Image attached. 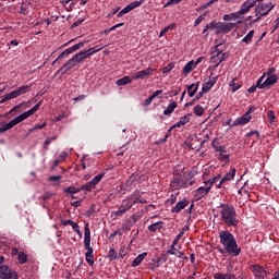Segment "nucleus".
<instances>
[{
	"instance_id": "393cba45",
	"label": "nucleus",
	"mask_w": 279,
	"mask_h": 279,
	"mask_svg": "<svg viewBox=\"0 0 279 279\" xmlns=\"http://www.w3.org/2000/svg\"><path fill=\"white\" fill-rule=\"evenodd\" d=\"M214 279H236V276L234 274H226V272H216L214 275Z\"/></svg>"
},
{
	"instance_id": "ddd939ff",
	"label": "nucleus",
	"mask_w": 279,
	"mask_h": 279,
	"mask_svg": "<svg viewBox=\"0 0 279 279\" xmlns=\"http://www.w3.org/2000/svg\"><path fill=\"white\" fill-rule=\"evenodd\" d=\"M241 23H243V21H241V20H239L235 23H218V29H220V32H222V34H228V33L232 32V29H234L235 27L241 25Z\"/></svg>"
},
{
	"instance_id": "49530a36",
	"label": "nucleus",
	"mask_w": 279,
	"mask_h": 279,
	"mask_svg": "<svg viewBox=\"0 0 279 279\" xmlns=\"http://www.w3.org/2000/svg\"><path fill=\"white\" fill-rule=\"evenodd\" d=\"M219 178H221V175L215 177L210 180H208L207 182H205V186H209V190L213 189V184H215V182H217V180H219Z\"/></svg>"
},
{
	"instance_id": "69168bd1",
	"label": "nucleus",
	"mask_w": 279,
	"mask_h": 279,
	"mask_svg": "<svg viewBox=\"0 0 279 279\" xmlns=\"http://www.w3.org/2000/svg\"><path fill=\"white\" fill-rule=\"evenodd\" d=\"M126 252H125V247H121L120 250H119V256H120V258H125V256H126Z\"/></svg>"
},
{
	"instance_id": "6e6552de",
	"label": "nucleus",
	"mask_w": 279,
	"mask_h": 279,
	"mask_svg": "<svg viewBox=\"0 0 279 279\" xmlns=\"http://www.w3.org/2000/svg\"><path fill=\"white\" fill-rule=\"evenodd\" d=\"M277 83H278V75L266 76V80H265V75H262L257 81V86L260 89L271 88V86H274Z\"/></svg>"
},
{
	"instance_id": "79ce46f5",
	"label": "nucleus",
	"mask_w": 279,
	"mask_h": 279,
	"mask_svg": "<svg viewBox=\"0 0 279 279\" xmlns=\"http://www.w3.org/2000/svg\"><path fill=\"white\" fill-rule=\"evenodd\" d=\"M194 114H196V117H203L204 116V107H202L201 105L195 106Z\"/></svg>"
},
{
	"instance_id": "aec40b11",
	"label": "nucleus",
	"mask_w": 279,
	"mask_h": 279,
	"mask_svg": "<svg viewBox=\"0 0 279 279\" xmlns=\"http://www.w3.org/2000/svg\"><path fill=\"white\" fill-rule=\"evenodd\" d=\"M218 76H211L207 82L203 83L202 90L203 93H208L214 85L217 84Z\"/></svg>"
},
{
	"instance_id": "c756f323",
	"label": "nucleus",
	"mask_w": 279,
	"mask_h": 279,
	"mask_svg": "<svg viewBox=\"0 0 279 279\" xmlns=\"http://www.w3.org/2000/svg\"><path fill=\"white\" fill-rule=\"evenodd\" d=\"M61 3L62 5H64L68 12H71V10H73V8L75 7V3H77V0H62Z\"/></svg>"
},
{
	"instance_id": "37998d69",
	"label": "nucleus",
	"mask_w": 279,
	"mask_h": 279,
	"mask_svg": "<svg viewBox=\"0 0 279 279\" xmlns=\"http://www.w3.org/2000/svg\"><path fill=\"white\" fill-rule=\"evenodd\" d=\"M241 19H243V14L241 13V11L231 13L232 21H241Z\"/></svg>"
},
{
	"instance_id": "09e8293b",
	"label": "nucleus",
	"mask_w": 279,
	"mask_h": 279,
	"mask_svg": "<svg viewBox=\"0 0 279 279\" xmlns=\"http://www.w3.org/2000/svg\"><path fill=\"white\" fill-rule=\"evenodd\" d=\"M108 258L109 260H117V251L114 248L109 250Z\"/></svg>"
},
{
	"instance_id": "6ab92c4d",
	"label": "nucleus",
	"mask_w": 279,
	"mask_h": 279,
	"mask_svg": "<svg viewBox=\"0 0 279 279\" xmlns=\"http://www.w3.org/2000/svg\"><path fill=\"white\" fill-rule=\"evenodd\" d=\"M154 69L147 68L145 70L138 71L135 74H133L132 80H145V77H149L151 73H154Z\"/></svg>"
},
{
	"instance_id": "412c9836",
	"label": "nucleus",
	"mask_w": 279,
	"mask_h": 279,
	"mask_svg": "<svg viewBox=\"0 0 279 279\" xmlns=\"http://www.w3.org/2000/svg\"><path fill=\"white\" fill-rule=\"evenodd\" d=\"M62 226H71V228L76 232L78 236L82 238V231L80 230V225L73 220H62Z\"/></svg>"
},
{
	"instance_id": "680f3d73",
	"label": "nucleus",
	"mask_w": 279,
	"mask_h": 279,
	"mask_svg": "<svg viewBox=\"0 0 279 279\" xmlns=\"http://www.w3.org/2000/svg\"><path fill=\"white\" fill-rule=\"evenodd\" d=\"M178 201V194H172L170 196V198L168 199L169 204H175V202Z\"/></svg>"
},
{
	"instance_id": "7c9ffc66",
	"label": "nucleus",
	"mask_w": 279,
	"mask_h": 279,
	"mask_svg": "<svg viewBox=\"0 0 279 279\" xmlns=\"http://www.w3.org/2000/svg\"><path fill=\"white\" fill-rule=\"evenodd\" d=\"M145 256H147V253H142L135 257V259L132 262V267H138L145 260Z\"/></svg>"
},
{
	"instance_id": "c03bdc74",
	"label": "nucleus",
	"mask_w": 279,
	"mask_h": 279,
	"mask_svg": "<svg viewBox=\"0 0 279 279\" xmlns=\"http://www.w3.org/2000/svg\"><path fill=\"white\" fill-rule=\"evenodd\" d=\"M269 124L274 125L276 123V113L274 111H268Z\"/></svg>"
},
{
	"instance_id": "6e6d98bb",
	"label": "nucleus",
	"mask_w": 279,
	"mask_h": 279,
	"mask_svg": "<svg viewBox=\"0 0 279 279\" xmlns=\"http://www.w3.org/2000/svg\"><path fill=\"white\" fill-rule=\"evenodd\" d=\"M182 236H184V231H181L174 239L172 245H178V243H180V240L182 239Z\"/></svg>"
},
{
	"instance_id": "20e7f679",
	"label": "nucleus",
	"mask_w": 279,
	"mask_h": 279,
	"mask_svg": "<svg viewBox=\"0 0 279 279\" xmlns=\"http://www.w3.org/2000/svg\"><path fill=\"white\" fill-rule=\"evenodd\" d=\"M84 60H86V52H78L74 54L57 71V74L61 73V76L66 75L71 69H75V65L84 62Z\"/></svg>"
},
{
	"instance_id": "39448f33",
	"label": "nucleus",
	"mask_w": 279,
	"mask_h": 279,
	"mask_svg": "<svg viewBox=\"0 0 279 279\" xmlns=\"http://www.w3.org/2000/svg\"><path fill=\"white\" fill-rule=\"evenodd\" d=\"M84 247L87 250L85 254L88 265H95V255L93 254V246H90V228L88 223H85L84 228Z\"/></svg>"
},
{
	"instance_id": "1a4fd4ad",
	"label": "nucleus",
	"mask_w": 279,
	"mask_h": 279,
	"mask_svg": "<svg viewBox=\"0 0 279 279\" xmlns=\"http://www.w3.org/2000/svg\"><path fill=\"white\" fill-rule=\"evenodd\" d=\"M213 56L210 57V64H216L215 68L219 66L228 58V54L219 50V46H216L211 51Z\"/></svg>"
},
{
	"instance_id": "7ed1b4c3",
	"label": "nucleus",
	"mask_w": 279,
	"mask_h": 279,
	"mask_svg": "<svg viewBox=\"0 0 279 279\" xmlns=\"http://www.w3.org/2000/svg\"><path fill=\"white\" fill-rule=\"evenodd\" d=\"M220 217L228 228H236L239 219L236 218V210L232 205H220Z\"/></svg>"
},
{
	"instance_id": "bb28decb",
	"label": "nucleus",
	"mask_w": 279,
	"mask_h": 279,
	"mask_svg": "<svg viewBox=\"0 0 279 279\" xmlns=\"http://www.w3.org/2000/svg\"><path fill=\"white\" fill-rule=\"evenodd\" d=\"M101 49H104V47L96 46L89 50L81 51L80 53H85V58H90V56H94V53H97V51H101Z\"/></svg>"
},
{
	"instance_id": "5701e85b",
	"label": "nucleus",
	"mask_w": 279,
	"mask_h": 279,
	"mask_svg": "<svg viewBox=\"0 0 279 279\" xmlns=\"http://www.w3.org/2000/svg\"><path fill=\"white\" fill-rule=\"evenodd\" d=\"M191 113L185 114L184 117L180 118L179 122H177L172 128H182V125H186L191 121Z\"/></svg>"
},
{
	"instance_id": "dca6fc26",
	"label": "nucleus",
	"mask_w": 279,
	"mask_h": 279,
	"mask_svg": "<svg viewBox=\"0 0 279 279\" xmlns=\"http://www.w3.org/2000/svg\"><path fill=\"white\" fill-rule=\"evenodd\" d=\"M210 193V186H207L206 184L198 187L195 192H194V199L195 202H199V199H202L205 195H208Z\"/></svg>"
},
{
	"instance_id": "4c0bfd02",
	"label": "nucleus",
	"mask_w": 279,
	"mask_h": 279,
	"mask_svg": "<svg viewBox=\"0 0 279 279\" xmlns=\"http://www.w3.org/2000/svg\"><path fill=\"white\" fill-rule=\"evenodd\" d=\"M82 189L75 187V186H69L63 190L64 193H68L69 195H75V193H80Z\"/></svg>"
},
{
	"instance_id": "a19ab883",
	"label": "nucleus",
	"mask_w": 279,
	"mask_h": 279,
	"mask_svg": "<svg viewBox=\"0 0 279 279\" xmlns=\"http://www.w3.org/2000/svg\"><path fill=\"white\" fill-rule=\"evenodd\" d=\"M17 260L21 265H25V263H27V254H25L23 252H19L17 253Z\"/></svg>"
},
{
	"instance_id": "b1692460",
	"label": "nucleus",
	"mask_w": 279,
	"mask_h": 279,
	"mask_svg": "<svg viewBox=\"0 0 279 279\" xmlns=\"http://www.w3.org/2000/svg\"><path fill=\"white\" fill-rule=\"evenodd\" d=\"M254 34H256V32H254V29L250 31L241 40V43H243L244 45H252L253 40H254Z\"/></svg>"
},
{
	"instance_id": "9d476101",
	"label": "nucleus",
	"mask_w": 279,
	"mask_h": 279,
	"mask_svg": "<svg viewBox=\"0 0 279 279\" xmlns=\"http://www.w3.org/2000/svg\"><path fill=\"white\" fill-rule=\"evenodd\" d=\"M254 110H256L255 107H251L244 116L238 118L234 122H233V128H236V125H246V123H248L250 121H252V112H254Z\"/></svg>"
},
{
	"instance_id": "774afa93",
	"label": "nucleus",
	"mask_w": 279,
	"mask_h": 279,
	"mask_svg": "<svg viewBox=\"0 0 279 279\" xmlns=\"http://www.w3.org/2000/svg\"><path fill=\"white\" fill-rule=\"evenodd\" d=\"M204 16H205V15H199V16L195 20V22H194V27H197V25H199V23H202V21L204 20Z\"/></svg>"
},
{
	"instance_id": "4d7b16f0",
	"label": "nucleus",
	"mask_w": 279,
	"mask_h": 279,
	"mask_svg": "<svg viewBox=\"0 0 279 279\" xmlns=\"http://www.w3.org/2000/svg\"><path fill=\"white\" fill-rule=\"evenodd\" d=\"M215 27L219 28V23L210 22L209 24L206 25V29H215Z\"/></svg>"
},
{
	"instance_id": "cd10ccee",
	"label": "nucleus",
	"mask_w": 279,
	"mask_h": 279,
	"mask_svg": "<svg viewBox=\"0 0 279 279\" xmlns=\"http://www.w3.org/2000/svg\"><path fill=\"white\" fill-rule=\"evenodd\" d=\"M71 53H74V50L72 47L65 49L64 51H62L58 58L52 62V64H56L58 62V60H62V58H66V56H71Z\"/></svg>"
},
{
	"instance_id": "338daca9",
	"label": "nucleus",
	"mask_w": 279,
	"mask_h": 279,
	"mask_svg": "<svg viewBox=\"0 0 279 279\" xmlns=\"http://www.w3.org/2000/svg\"><path fill=\"white\" fill-rule=\"evenodd\" d=\"M82 47H84V43H78V44L72 46V50L75 52L78 49H82Z\"/></svg>"
},
{
	"instance_id": "2eb2a0df",
	"label": "nucleus",
	"mask_w": 279,
	"mask_h": 279,
	"mask_svg": "<svg viewBox=\"0 0 279 279\" xmlns=\"http://www.w3.org/2000/svg\"><path fill=\"white\" fill-rule=\"evenodd\" d=\"M143 3H144V1L140 0V1H135V2L128 4L124 9H122L118 13V17L121 19V16H123L124 14H129V12H132V10H136V8L143 5Z\"/></svg>"
},
{
	"instance_id": "5fc2aeb1",
	"label": "nucleus",
	"mask_w": 279,
	"mask_h": 279,
	"mask_svg": "<svg viewBox=\"0 0 279 279\" xmlns=\"http://www.w3.org/2000/svg\"><path fill=\"white\" fill-rule=\"evenodd\" d=\"M217 1L219 0H209L207 3L203 4L199 10H206V8H210V5H213V3H217Z\"/></svg>"
},
{
	"instance_id": "e2e57ef3",
	"label": "nucleus",
	"mask_w": 279,
	"mask_h": 279,
	"mask_svg": "<svg viewBox=\"0 0 279 279\" xmlns=\"http://www.w3.org/2000/svg\"><path fill=\"white\" fill-rule=\"evenodd\" d=\"M60 180H62V175H51V177H49L50 182H58Z\"/></svg>"
},
{
	"instance_id": "4be33fe9",
	"label": "nucleus",
	"mask_w": 279,
	"mask_h": 279,
	"mask_svg": "<svg viewBox=\"0 0 279 279\" xmlns=\"http://www.w3.org/2000/svg\"><path fill=\"white\" fill-rule=\"evenodd\" d=\"M211 146L215 149V151H217L218 154H226L227 151L226 147L219 144V138H214Z\"/></svg>"
},
{
	"instance_id": "3c124183",
	"label": "nucleus",
	"mask_w": 279,
	"mask_h": 279,
	"mask_svg": "<svg viewBox=\"0 0 279 279\" xmlns=\"http://www.w3.org/2000/svg\"><path fill=\"white\" fill-rule=\"evenodd\" d=\"M175 68V64L174 63H170V64H168L167 66H165L163 69H162V73L165 74V73H170V71H173V69Z\"/></svg>"
},
{
	"instance_id": "f8f14e48",
	"label": "nucleus",
	"mask_w": 279,
	"mask_h": 279,
	"mask_svg": "<svg viewBox=\"0 0 279 279\" xmlns=\"http://www.w3.org/2000/svg\"><path fill=\"white\" fill-rule=\"evenodd\" d=\"M251 271L254 275L255 279H265V278H267V271L260 265H251Z\"/></svg>"
},
{
	"instance_id": "c85d7f7f",
	"label": "nucleus",
	"mask_w": 279,
	"mask_h": 279,
	"mask_svg": "<svg viewBox=\"0 0 279 279\" xmlns=\"http://www.w3.org/2000/svg\"><path fill=\"white\" fill-rule=\"evenodd\" d=\"M189 205V202L186 201H180L177 203V205L172 208V213H180V210H184L186 206Z\"/></svg>"
},
{
	"instance_id": "58836bf2",
	"label": "nucleus",
	"mask_w": 279,
	"mask_h": 279,
	"mask_svg": "<svg viewBox=\"0 0 279 279\" xmlns=\"http://www.w3.org/2000/svg\"><path fill=\"white\" fill-rule=\"evenodd\" d=\"M106 175V173H100V174H98V175H96V177H94L89 182H90V184L92 185H97L98 183H100L101 182V180H104V177Z\"/></svg>"
},
{
	"instance_id": "2f4dec72",
	"label": "nucleus",
	"mask_w": 279,
	"mask_h": 279,
	"mask_svg": "<svg viewBox=\"0 0 279 279\" xmlns=\"http://www.w3.org/2000/svg\"><path fill=\"white\" fill-rule=\"evenodd\" d=\"M175 108H178V104L175 101H172L168 105V107L166 108V110H163V114L166 117H169V114H172L173 110H175Z\"/></svg>"
},
{
	"instance_id": "f03ea898",
	"label": "nucleus",
	"mask_w": 279,
	"mask_h": 279,
	"mask_svg": "<svg viewBox=\"0 0 279 279\" xmlns=\"http://www.w3.org/2000/svg\"><path fill=\"white\" fill-rule=\"evenodd\" d=\"M43 105V101H39L37 105H35L32 109L28 111H25L21 113L19 117L11 120L9 123L4 124L0 128V134H3V132H8V130H12L15 125H19V123H23L26 119H29L33 114H36L38 110H40V106Z\"/></svg>"
},
{
	"instance_id": "864d4df0",
	"label": "nucleus",
	"mask_w": 279,
	"mask_h": 279,
	"mask_svg": "<svg viewBox=\"0 0 279 279\" xmlns=\"http://www.w3.org/2000/svg\"><path fill=\"white\" fill-rule=\"evenodd\" d=\"M23 106H27V102H22L20 105L14 106L9 112H16V110H21V108H23Z\"/></svg>"
},
{
	"instance_id": "8fccbe9b",
	"label": "nucleus",
	"mask_w": 279,
	"mask_h": 279,
	"mask_svg": "<svg viewBox=\"0 0 279 279\" xmlns=\"http://www.w3.org/2000/svg\"><path fill=\"white\" fill-rule=\"evenodd\" d=\"M264 77L270 76V75H278L276 74V68H269L266 72L263 73Z\"/></svg>"
},
{
	"instance_id": "e433bc0d",
	"label": "nucleus",
	"mask_w": 279,
	"mask_h": 279,
	"mask_svg": "<svg viewBox=\"0 0 279 279\" xmlns=\"http://www.w3.org/2000/svg\"><path fill=\"white\" fill-rule=\"evenodd\" d=\"M126 84H132V78H130V76H124L117 81L118 86H125Z\"/></svg>"
},
{
	"instance_id": "0eeeda50",
	"label": "nucleus",
	"mask_w": 279,
	"mask_h": 279,
	"mask_svg": "<svg viewBox=\"0 0 279 279\" xmlns=\"http://www.w3.org/2000/svg\"><path fill=\"white\" fill-rule=\"evenodd\" d=\"M257 1L258 4L255 5V16H267L275 8L271 2Z\"/></svg>"
},
{
	"instance_id": "603ef678",
	"label": "nucleus",
	"mask_w": 279,
	"mask_h": 279,
	"mask_svg": "<svg viewBox=\"0 0 279 279\" xmlns=\"http://www.w3.org/2000/svg\"><path fill=\"white\" fill-rule=\"evenodd\" d=\"M125 213H126L125 209L120 208L119 210L112 211L111 215L113 217H121L122 215H125Z\"/></svg>"
},
{
	"instance_id": "a878e982",
	"label": "nucleus",
	"mask_w": 279,
	"mask_h": 279,
	"mask_svg": "<svg viewBox=\"0 0 279 279\" xmlns=\"http://www.w3.org/2000/svg\"><path fill=\"white\" fill-rule=\"evenodd\" d=\"M199 89V82L193 83L187 86L189 97H195V93Z\"/></svg>"
},
{
	"instance_id": "473e14b6",
	"label": "nucleus",
	"mask_w": 279,
	"mask_h": 279,
	"mask_svg": "<svg viewBox=\"0 0 279 279\" xmlns=\"http://www.w3.org/2000/svg\"><path fill=\"white\" fill-rule=\"evenodd\" d=\"M132 206H133L132 197H129V198L122 201L120 208L124 209L128 213V210H130V208H132Z\"/></svg>"
},
{
	"instance_id": "a18cd8bd",
	"label": "nucleus",
	"mask_w": 279,
	"mask_h": 279,
	"mask_svg": "<svg viewBox=\"0 0 279 279\" xmlns=\"http://www.w3.org/2000/svg\"><path fill=\"white\" fill-rule=\"evenodd\" d=\"M230 86L233 93H236L241 88V84L236 83L234 78L231 81Z\"/></svg>"
},
{
	"instance_id": "f3484780",
	"label": "nucleus",
	"mask_w": 279,
	"mask_h": 279,
	"mask_svg": "<svg viewBox=\"0 0 279 279\" xmlns=\"http://www.w3.org/2000/svg\"><path fill=\"white\" fill-rule=\"evenodd\" d=\"M170 186L175 191H178V189L186 187V184L182 182V173H174V178L172 179Z\"/></svg>"
},
{
	"instance_id": "bf43d9fd",
	"label": "nucleus",
	"mask_w": 279,
	"mask_h": 279,
	"mask_svg": "<svg viewBox=\"0 0 279 279\" xmlns=\"http://www.w3.org/2000/svg\"><path fill=\"white\" fill-rule=\"evenodd\" d=\"M92 189H95V186L90 184V181L82 186L83 191H90Z\"/></svg>"
},
{
	"instance_id": "f257e3e1",
	"label": "nucleus",
	"mask_w": 279,
	"mask_h": 279,
	"mask_svg": "<svg viewBox=\"0 0 279 279\" xmlns=\"http://www.w3.org/2000/svg\"><path fill=\"white\" fill-rule=\"evenodd\" d=\"M219 239L227 254H231L232 256H239L241 254V247H239L234 234L230 233V231H220Z\"/></svg>"
},
{
	"instance_id": "f704fd0d",
	"label": "nucleus",
	"mask_w": 279,
	"mask_h": 279,
	"mask_svg": "<svg viewBox=\"0 0 279 279\" xmlns=\"http://www.w3.org/2000/svg\"><path fill=\"white\" fill-rule=\"evenodd\" d=\"M193 69H195V61H189L183 68V73H185V75H189V73H191Z\"/></svg>"
},
{
	"instance_id": "4468645a",
	"label": "nucleus",
	"mask_w": 279,
	"mask_h": 279,
	"mask_svg": "<svg viewBox=\"0 0 279 279\" xmlns=\"http://www.w3.org/2000/svg\"><path fill=\"white\" fill-rule=\"evenodd\" d=\"M257 1H263V0H246L245 2H243L239 10L242 16H245V14H248L250 10H252V8H255Z\"/></svg>"
},
{
	"instance_id": "13d9d810",
	"label": "nucleus",
	"mask_w": 279,
	"mask_h": 279,
	"mask_svg": "<svg viewBox=\"0 0 279 279\" xmlns=\"http://www.w3.org/2000/svg\"><path fill=\"white\" fill-rule=\"evenodd\" d=\"M180 3V0H169L163 8H169V5H178Z\"/></svg>"
},
{
	"instance_id": "0e129e2a",
	"label": "nucleus",
	"mask_w": 279,
	"mask_h": 279,
	"mask_svg": "<svg viewBox=\"0 0 279 279\" xmlns=\"http://www.w3.org/2000/svg\"><path fill=\"white\" fill-rule=\"evenodd\" d=\"M177 27H178V25L175 23H172V24L166 26L163 29L167 33V32H169L171 29H175Z\"/></svg>"
},
{
	"instance_id": "052dcab7",
	"label": "nucleus",
	"mask_w": 279,
	"mask_h": 279,
	"mask_svg": "<svg viewBox=\"0 0 279 279\" xmlns=\"http://www.w3.org/2000/svg\"><path fill=\"white\" fill-rule=\"evenodd\" d=\"M58 158L61 162H64V160H66V158H69V154L66 151H63L60 154V156Z\"/></svg>"
},
{
	"instance_id": "de8ad7c7",
	"label": "nucleus",
	"mask_w": 279,
	"mask_h": 279,
	"mask_svg": "<svg viewBox=\"0 0 279 279\" xmlns=\"http://www.w3.org/2000/svg\"><path fill=\"white\" fill-rule=\"evenodd\" d=\"M219 159L221 162H230V155L226 153H219Z\"/></svg>"
},
{
	"instance_id": "a211bd4d",
	"label": "nucleus",
	"mask_w": 279,
	"mask_h": 279,
	"mask_svg": "<svg viewBox=\"0 0 279 279\" xmlns=\"http://www.w3.org/2000/svg\"><path fill=\"white\" fill-rule=\"evenodd\" d=\"M235 175H236V169L231 168L230 171L227 172L225 177L220 180V183L218 184V189H221V184H228V182H232Z\"/></svg>"
},
{
	"instance_id": "ea45409f",
	"label": "nucleus",
	"mask_w": 279,
	"mask_h": 279,
	"mask_svg": "<svg viewBox=\"0 0 279 279\" xmlns=\"http://www.w3.org/2000/svg\"><path fill=\"white\" fill-rule=\"evenodd\" d=\"M168 254H172L173 256H178V258H182V252H180L178 248H175V245H171L170 250L168 251Z\"/></svg>"
},
{
	"instance_id": "c9c22d12",
	"label": "nucleus",
	"mask_w": 279,
	"mask_h": 279,
	"mask_svg": "<svg viewBox=\"0 0 279 279\" xmlns=\"http://www.w3.org/2000/svg\"><path fill=\"white\" fill-rule=\"evenodd\" d=\"M29 12V1H23L20 7V14H27Z\"/></svg>"
},
{
	"instance_id": "72a5a7b5",
	"label": "nucleus",
	"mask_w": 279,
	"mask_h": 279,
	"mask_svg": "<svg viewBox=\"0 0 279 279\" xmlns=\"http://www.w3.org/2000/svg\"><path fill=\"white\" fill-rule=\"evenodd\" d=\"M165 226L162 221L155 222L153 225L148 226L149 232H157V230H160Z\"/></svg>"
},
{
	"instance_id": "9b49d317",
	"label": "nucleus",
	"mask_w": 279,
	"mask_h": 279,
	"mask_svg": "<svg viewBox=\"0 0 279 279\" xmlns=\"http://www.w3.org/2000/svg\"><path fill=\"white\" fill-rule=\"evenodd\" d=\"M0 278L1 279H19V274L10 269V267L3 265V266H0Z\"/></svg>"
},
{
	"instance_id": "423d86ee",
	"label": "nucleus",
	"mask_w": 279,
	"mask_h": 279,
	"mask_svg": "<svg viewBox=\"0 0 279 279\" xmlns=\"http://www.w3.org/2000/svg\"><path fill=\"white\" fill-rule=\"evenodd\" d=\"M29 90H32V85L20 86L16 89L5 94L0 100V105L12 99H16V97H21V95H25V93H29Z\"/></svg>"
}]
</instances>
